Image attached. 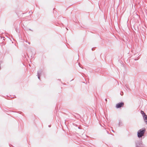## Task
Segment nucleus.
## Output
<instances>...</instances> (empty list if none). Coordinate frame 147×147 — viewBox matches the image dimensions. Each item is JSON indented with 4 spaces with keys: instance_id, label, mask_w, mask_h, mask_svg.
I'll return each mask as SVG.
<instances>
[{
    "instance_id": "nucleus-4",
    "label": "nucleus",
    "mask_w": 147,
    "mask_h": 147,
    "mask_svg": "<svg viewBox=\"0 0 147 147\" xmlns=\"http://www.w3.org/2000/svg\"><path fill=\"white\" fill-rule=\"evenodd\" d=\"M42 71L41 70L38 71L37 72V76L38 79L40 80V76L42 74Z\"/></svg>"
},
{
    "instance_id": "nucleus-13",
    "label": "nucleus",
    "mask_w": 147,
    "mask_h": 147,
    "mask_svg": "<svg viewBox=\"0 0 147 147\" xmlns=\"http://www.w3.org/2000/svg\"><path fill=\"white\" fill-rule=\"evenodd\" d=\"M79 66L80 67H81V66L80 65H79Z\"/></svg>"
},
{
    "instance_id": "nucleus-2",
    "label": "nucleus",
    "mask_w": 147,
    "mask_h": 147,
    "mask_svg": "<svg viewBox=\"0 0 147 147\" xmlns=\"http://www.w3.org/2000/svg\"><path fill=\"white\" fill-rule=\"evenodd\" d=\"M136 147H144V145L142 142H138L136 144Z\"/></svg>"
},
{
    "instance_id": "nucleus-5",
    "label": "nucleus",
    "mask_w": 147,
    "mask_h": 147,
    "mask_svg": "<svg viewBox=\"0 0 147 147\" xmlns=\"http://www.w3.org/2000/svg\"><path fill=\"white\" fill-rule=\"evenodd\" d=\"M143 118L144 119V121L146 123V124H147V115H145L143 116Z\"/></svg>"
},
{
    "instance_id": "nucleus-11",
    "label": "nucleus",
    "mask_w": 147,
    "mask_h": 147,
    "mask_svg": "<svg viewBox=\"0 0 147 147\" xmlns=\"http://www.w3.org/2000/svg\"><path fill=\"white\" fill-rule=\"evenodd\" d=\"M26 42H27V43H28V42L26 40Z\"/></svg>"
},
{
    "instance_id": "nucleus-17",
    "label": "nucleus",
    "mask_w": 147,
    "mask_h": 147,
    "mask_svg": "<svg viewBox=\"0 0 147 147\" xmlns=\"http://www.w3.org/2000/svg\"><path fill=\"white\" fill-rule=\"evenodd\" d=\"M112 131H113V132H114V131H113V130H112Z\"/></svg>"
},
{
    "instance_id": "nucleus-9",
    "label": "nucleus",
    "mask_w": 147,
    "mask_h": 147,
    "mask_svg": "<svg viewBox=\"0 0 147 147\" xmlns=\"http://www.w3.org/2000/svg\"><path fill=\"white\" fill-rule=\"evenodd\" d=\"M125 86H126V88H127V89H129V88H128V86H127L126 85H125Z\"/></svg>"
},
{
    "instance_id": "nucleus-7",
    "label": "nucleus",
    "mask_w": 147,
    "mask_h": 147,
    "mask_svg": "<svg viewBox=\"0 0 147 147\" xmlns=\"http://www.w3.org/2000/svg\"><path fill=\"white\" fill-rule=\"evenodd\" d=\"M122 122L120 121H119V126H121L122 125Z\"/></svg>"
},
{
    "instance_id": "nucleus-16",
    "label": "nucleus",
    "mask_w": 147,
    "mask_h": 147,
    "mask_svg": "<svg viewBox=\"0 0 147 147\" xmlns=\"http://www.w3.org/2000/svg\"><path fill=\"white\" fill-rule=\"evenodd\" d=\"M29 65V66H30V65Z\"/></svg>"
},
{
    "instance_id": "nucleus-19",
    "label": "nucleus",
    "mask_w": 147,
    "mask_h": 147,
    "mask_svg": "<svg viewBox=\"0 0 147 147\" xmlns=\"http://www.w3.org/2000/svg\"><path fill=\"white\" fill-rule=\"evenodd\" d=\"M66 29H67V30H68V29H67V28H66Z\"/></svg>"
},
{
    "instance_id": "nucleus-18",
    "label": "nucleus",
    "mask_w": 147,
    "mask_h": 147,
    "mask_svg": "<svg viewBox=\"0 0 147 147\" xmlns=\"http://www.w3.org/2000/svg\"><path fill=\"white\" fill-rule=\"evenodd\" d=\"M49 127H50V125H49Z\"/></svg>"
},
{
    "instance_id": "nucleus-14",
    "label": "nucleus",
    "mask_w": 147,
    "mask_h": 147,
    "mask_svg": "<svg viewBox=\"0 0 147 147\" xmlns=\"http://www.w3.org/2000/svg\"><path fill=\"white\" fill-rule=\"evenodd\" d=\"M105 100L106 101H107V99H105Z\"/></svg>"
},
{
    "instance_id": "nucleus-8",
    "label": "nucleus",
    "mask_w": 147,
    "mask_h": 147,
    "mask_svg": "<svg viewBox=\"0 0 147 147\" xmlns=\"http://www.w3.org/2000/svg\"><path fill=\"white\" fill-rule=\"evenodd\" d=\"M26 30H30L31 31H33V30H32L31 29H26Z\"/></svg>"
},
{
    "instance_id": "nucleus-3",
    "label": "nucleus",
    "mask_w": 147,
    "mask_h": 147,
    "mask_svg": "<svg viewBox=\"0 0 147 147\" xmlns=\"http://www.w3.org/2000/svg\"><path fill=\"white\" fill-rule=\"evenodd\" d=\"M124 104L123 102H121L117 104L116 105V107L117 108H121L124 105Z\"/></svg>"
},
{
    "instance_id": "nucleus-6",
    "label": "nucleus",
    "mask_w": 147,
    "mask_h": 147,
    "mask_svg": "<svg viewBox=\"0 0 147 147\" xmlns=\"http://www.w3.org/2000/svg\"><path fill=\"white\" fill-rule=\"evenodd\" d=\"M141 113L142 115L143 116V115H146L144 112L142 111H141Z\"/></svg>"
},
{
    "instance_id": "nucleus-12",
    "label": "nucleus",
    "mask_w": 147,
    "mask_h": 147,
    "mask_svg": "<svg viewBox=\"0 0 147 147\" xmlns=\"http://www.w3.org/2000/svg\"><path fill=\"white\" fill-rule=\"evenodd\" d=\"M93 49H94V48H92V50H93Z\"/></svg>"
},
{
    "instance_id": "nucleus-15",
    "label": "nucleus",
    "mask_w": 147,
    "mask_h": 147,
    "mask_svg": "<svg viewBox=\"0 0 147 147\" xmlns=\"http://www.w3.org/2000/svg\"><path fill=\"white\" fill-rule=\"evenodd\" d=\"M137 60V59H135V60Z\"/></svg>"
},
{
    "instance_id": "nucleus-1",
    "label": "nucleus",
    "mask_w": 147,
    "mask_h": 147,
    "mask_svg": "<svg viewBox=\"0 0 147 147\" xmlns=\"http://www.w3.org/2000/svg\"><path fill=\"white\" fill-rule=\"evenodd\" d=\"M145 131V129L144 128H143L142 129L138 130L137 133L138 137L139 138L142 137L144 136Z\"/></svg>"
},
{
    "instance_id": "nucleus-10",
    "label": "nucleus",
    "mask_w": 147,
    "mask_h": 147,
    "mask_svg": "<svg viewBox=\"0 0 147 147\" xmlns=\"http://www.w3.org/2000/svg\"><path fill=\"white\" fill-rule=\"evenodd\" d=\"M28 43L29 44H30V42H28Z\"/></svg>"
}]
</instances>
